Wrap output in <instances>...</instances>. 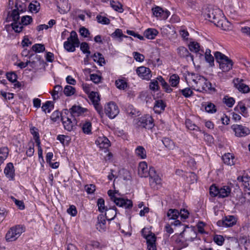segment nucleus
I'll return each instance as SVG.
<instances>
[{
    "label": "nucleus",
    "mask_w": 250,
    "mask_h": 250,
    "mask_svg": "<svg viewBox=\"0 0 250 250\" xmlns=\"http://www.w3.org/2000/svg\"><path fill=\"white\" fill-rule=\"evenodd\" d=\"M216 61L219 63L220 68L223 72H228L232 68L233 62L224 54L216 51L214 54Z\"/></svg>",
    "instance_id": "f257e3e1"
},
{
    "label": "nucleus",
    "mask_w": 250,
    "mask_h": 250,
    "mask_svg": "<svg viewBox=\"0 0 250 250\" xmlns=\"http://www.w3.org/2000/svg\"><path fill=\"white\" fill-rule=\"evenodd\" d=\"M193 89L197 91L203 93H212L215 92V88L212 86L211 83L203 76L200 78L195 86L192 85Z\"/></svg>",
    "instance_id": "f03ea898"
},
{
    "label": "nucleus",
    "mask_w": 250,
    "mask_h": 250,
    "mask_svg": "<svg viewBox=\"0 0 250 250\" xmlns=\"http://www.w3.org/2000/svg\"><path fill=\"white\" fill-rule=\"evenodd\" d=\"M107 193L110 197V200L117 206L125 208V209L132 208L133 203L131 200L116 196L115 192H113L111 190H108Z\"/></svg>",
    "instance_id": "7ed1b4c3"
},
{
    "label": "nucleus",
    "mask_w": 250,
    "mask_h": 250,
    "mask_svg": "<svg viewBox=\"0 0 250 250\" xmlns=\"http://www.w3.org/2000/svg\"><path fill=\"white\" fill-rule=\"evenodd\" d=\"M80 42L78 38L76 32L74 31L71 32L70 36L67 38V41L64 42L63 47L68 52H73L76 50V47L79 46Z\"/></svg>",
    "instance_id": "20e7f679"
},
{
    "label": "nucleus",
    "mask_w": 250,
    "mask_h": 250,
    "mask_svg": "<svg viewBox=\"0 0 250 250\" xmlns=\"http://www.w3.org/2000/svg\"><path fill=\"white\" fill-rule=\"evenodd\" d=\"M24 231V229L21 225H19L11 227L6 234V240L9 242L15 241Z\"/></svg>",
    "instance_id": "39448f33"
},
{
    "label": "nucleus",
    "mask_w": 250,
    "mask_h": 250,
    "mask_svg": "<svg viewBox=\"0 0 250 250\" xmlns=\"http://www.w3.org/2000/svg\"><path fill=\"white\" fill-rule=\"evenodd\" d=\"M141 232L143 236L146 240L148 250H156L155 244L156 238L155 235L145 228L142 230Z\"/></svg>",
    "instance_id": "423d86ee"
},
{
    "label": "nucleus",
    "mask_w": 250,
    "mask_h": 250,
    "mask_svg": "<svg viewBox=\"0 0 250 250\" xmlns=\"http://www.w3.org/2000/svg\"><path fill=\"white\" fill-rule=\"evenodd\" d=\"M104 112L109 118L114 119L118 115L119 109L114 103L110 102L105 105Z\"/></svg>",
    "instance_id": "0eeeda50"
},
{
    "label": "nucleus",
    "mask_w": 250,
    "mask_h": 250,
    "mask_svg": "<svg viewBox=\"0 0 250 250\" xmlns=\"http://www.w3.org/2000/svg\"><path fill=\"white\" fill-rule=\"evenodd\" d=\"M149 177V184L151 187L154 189H158L161 186V179L156 174V171L154 168H152L150 170V175Z\"/></svg>",
    "instance_id": "6e6552de"
},
{
    "label": "nucleus",
    "mask_w": 250,
    "mask_h": 250,
    "mask_svg": "<svg viewBox=\"0 0 250 250\" xmlns=\"http://www.w3.org/2000/svg\"><path fill=\"white\" fill-rule=\"evenodd\" d=\"M138 125L146 129H150L154 125L153 119L149 115H146L139 118Z\"/></svg>",
    "instance_id": "1a4fd4ad"
},
{
    "label": "nucleus",
    "mask_w": 250,
    "mask_h": 250,
    "mask_svg": "<svg viewBox=\"0 0 250 250\" xmlns=\"http://www.w3.org/2000/svg\"><path fill=\"white\" fill-rule=\"evenodd\" d=\"M152 168L150 167L149 169L147 163L145 161L141 162L138 166V173L141 177H147L150 175V170Z\"/></svg>",
    "instance_id": "9d476101"
},
{
    "label": "nucleus",
    "mask_w": 250,
    "mask_h": 250,
    "mask_svg": "<svg viewBox=\"0 0 250 250\" xmlns=\"http://www.w3.org/2000/svg\"><path fill=\"white\" fill-rule=\"evenodd\" d=\"M136 73L142 79L147 81L152 77L150 69L144 66L138 67L136 69Z\"/></svg>",
    "instance_id": "9b49d317"
},
{
    "label": "nucleus",
    "mask_w": 250,
    "mask_h": 250,
    "mask_svg": "<svg viewBox=\"0 0 250 250\" xmlns=\"http://www.w3.org/2000/svg\"><path fill=\"white\" fill-rule=\"evenodd\" d=\"M222 14V11L219 9L210 10L208 11V13L206 15L205 18L208 21L213 22L215 25V21H217L221 18Z\"/></svg>",
    "instance_id": "f8f14e48"
},
{
    "label": "nucleus",
    "mask_w": 250,
    "mask_h": 250,
    "mask_svg": "<svg viewBox=\"0 0 250 250\" xmlns=\"http://www.w3.org/2000/svg\"><path fill=\"white\" fill-rule=\"evenodd\" d=\"M153 14L160 20H166L169 16L170 12L167 10H164L162 8L156 6L152 8Z\"/></svg>",
    "instance_id": "ddd939ff"
},
{
    "label": "nucleus",
    "mask_w": 250,
    "mask_h": 250,
    "mask_svg": "<svg viewBox=\"0 0 250 250\" xmlns=\"http://www.w3.org/2000/svg\"><path fill=\"white\" fill-rule=\"evenodd\" d=\"M182 235L186 241H193L197 237V233L193 228H188L182 232Z\"/></svg>",
    "instance_id": "4468645a"
},
{
    "label": "nucleus",
    "mask_w": 250,
    "mask_h": 250,
    "mask_svg": "<svg viewBox=\"0 0 250 250\" xmlns=\"http://www.w3.org/2000/svg\"><path fill=\"white\" fill-rule=\"evenodd\" d=\"M236 223V219L233 216H228L222 220H219L217 224L219 227H230Z\"/></svg>",
    "instance_id": "2eb2a0df"
},
{
    "label": "nucleus",
    "mask_w": 250,
    "mask_h": 250,
    "mask_svg": "<svg viewBox=\"0 0 250 250\" xmlns=\"http://www.w3.org/2000/svg\"><path fill=\"white\" fill-rule=\"evenodd\" d=\"M234 85L238 90L243 93H247L250 91L249 86L244 83V80L242 79L237 78L234 80Z\"/></svg>",
    "instance_id": "dca6fc26"
},
{
    "label": "nucleus",
    "mask_w": 250,
    "mask_h": 250,
    "mask_svg": "<svg viewBox=\"0 0 250 250\" xmlns=\"http://www.w3.org/2000/svg\"><path fill=\"white\" fill-rule=\"evenodd\" d=\"M232 128L237 136L243 137L245 136L250 133V129L242 125H233Z\"/></svg>",
    "instance_id": "f3484780"
},
{
    "label": "nucleus",
    "mask_w": 250,
    "mask_h": 250,
    "mask_svg": "<svg viewBox=\"0 0 250 250\" xmlns=\"http://www.w3.org/2000/svg\"><path fill=\"white\" fill-rule=\"evenodd\" d=\"M215 21V25L224 30H229L232 28L231 23L222 16L218 21Z\"/></svg>",
    "instance_id": "a211bd4d"
},
{
    "label": "nucleus",
    "mask_w": 250,
    "mask_h": 250,
    "mask_svg": "<svg viewBox=\"0 0 250 250\" xmlns=\"http://www.w3.org/2000/svg\"><path fill=\"white\" fill-rule=\"evenodd\" d=\"M62 121L64 128L65 130L71 131L73 129L75 125V121L74 119H73V121H72L71 118L70 117L63 116L62 117Z\"/></svg>",
    "instance_id": "6ab92c4d"
},
{
    "label": "nucleus",
    "mask_w": 250,
    "mask_h": 250,
    "mask_svg": "<svg viewBox=\"0 0 250 250\" xmlns=\"http://www.w3.org/2000/svg\"><path fill=\"white\" fill-rule=\"evenodd\" d=\"M202 76L193 73L188 72L185 76V79L187 83L190 84L192 86H195Z\"/></svg>",
    "instance_id": "aec40b11"
},
{
    "label": "nucleus",
    "mask_w": 250,
    "mask_h": 250,
    "mask_svg": "<svg viewBox=\"0 0 250 250\" xmlns=\"http://www.w3.org/2000/svg\"><path fill=\"white\" fill-rule=\"evenodd\" d=\"M95 143L100 148L107 149L110 146L109 140L104 136L99 137Z\"/></svg>",
    "instance_id": "412c9836"
},
{
    "label": "nucleus",
    "mask_w": 250,
    "mask_h": 250,
    "mask_svg": "<svg viewBox=\"0 0 250 250\" xmlns=\"http://www.w3.org/2000/svg\"><path fill=\"white\" fill-rule=\"evenodd\" d=\"M237 179L246 190L247 189L249 191L248 193L250 194V177L248 176H240L237 177Z\"/></svg>",
    "instance_id": "4be33fe9"
},
{
    "label": "nucleus",
    "mask_w": 250,
    "mask_h": 250,
    "mask_svg": "<svg viewBox=\"0 0 250 250\" xmlns=\"http://www.w3.org/2000/svg\"><path fill=\"white\" fill-rule=\"evenodd\" d=\"M105 212L104 217L107 220H113L117 214V208L113 206V207H109L106 208V209L104 211Z\"/></svg>",
    "instance_id": "5701e85b"
},
{
    "label": "nucleus",
    "mask_w": 250,
    "mask_h": 250,
    "mask_svg": "<svg viewBox=\"0 0 250 250\" xmlns=\"http://www.w3.org/2000/svg\"><path fill=\"white\" fill-rule=\"evenodd\" d=\"M98 221L96 224V228L100 231H104L106 229V218L103 214L98 216Z\"/></svg>",
    "instance_id": "b1692460"
},
{
    "label": "nucleus",
    "mask_w": 250,
    "mask_h": 250,
    "mask_svg": "<svg viewBox=\"0 0 250 250\" xmlns=\"http://www.w3.org/2000/svg\"><path fill=\"white\" fill-rule=\"evenodd\" d=\"M14 167L12 163H9L6 165L4 168V173L9 180H13L14 178Z\"/></svg>",
    "instance_id": "393cba45"
},
{
    "label": "nucleus",
    "mask_w": 250,
    "mask_h": 250,
    "mask_svg": "<svg viewBox=\"0 0 250 250\" xmlns=\"http://www.w3.org/2000/svg\"><path fill=\"white\" fill-rule=\"evenodd\" d=\"M166 106V104L163 100H158L155 102L153 110L155 113L160 114L164 111Z\"/></svg>",
    "instance_id": "a878e982"
},
{
    "label": "nucleus",
    "mask_w": 250,
    "mask_h": 250,
    "mask_svg": "<svg viewBox=\"0 0 250 250\" xmlns=\"http://www.w3.org/2000/svg\"><path fill=\"white\" fill-rule=\"evenodd\" d=\"M87 111L86 108L79 105H73L71 108V116H80Z\"/></svg>",
    "instance_id": "bb28decb"
},
{
    "label": "nucleus",
    "mask_w": 250,
    "mask_h": 250,
    "mask_svg": "<svg viewBox=\"0 0 250 250\" xmlns=\"http://www.w3.org/2000/svg\"><path fill=\"white\" fill-rule=\"evenodd\" d=\"M158 34V31L154 28H148L144 32V36L148 39L153 40Z\"/></svg>",
    "instance_id": "cd10ccee"
},
{
    "label": "nucleus",
    "mask_w": 250,
    "mask_h": 250,
    "mask_svg": "<svg viewBox=\"0 0 250 250\" xmlns=\"http://www.w3.org/2000/svg\"><path fill=\"white\" fill-rule=\"evenodd\" d=\"M231 190V188L227 186L219 188V198L228 197L230 194Z\"/></svg>",
    "instance_id": "c85d7f7f"
},
{
    "label": "nucleus",
    "mask_w": 250,
    "mask_h": 250,
    "mask_svg": "<svg viewBox=\"0 0 250 250\" xmlns=\"http://www.w3.org/2000/svg\"><path fill=\"white\" fill-rule=\"evenodd\" d=\"M177 51L178 55L181 57L187 58L190 57L191 60L193 61V56L190 55V54L186 48L183 46H180L177 49Z\"/></svg>",
    "instance_id": "c756f323"
},
{
    "label": "nucleus",
    "mask_w": 250,
    "mask_h": 250,
    "mask_svg": "<svg viewBox=\"0 0 250 250\" xmlns=\"http://www.w3.org/2000/svg\"><path fill=\"white\" fill-rule=\"evenodd\" d=\"M15 7L16 9H14L12 11L11 14L9 16L8 19H12V20L13 22H18L20 21V9L18 7V5L16 4Z\"/></svg>",
    "instance_id": "7c9ffc66"
},
{
    "label": "nucleus",
    "mask_w": 250,
    "mask_h": 250,
    "mask_svg": "<svg viewBox=\"0 0 250 250\" xmlns=\"http://www.w3.org/2000/svg\"><path fill=\"white\" fill-rule=\"evenodd\" d=\"M224 163L228 165L232 166L234 164V157L232 154H225L222 156Z\"/></svg>",
    "instance_id": "2f4dec72"
},
{
    "label": "nucleus",
    "mask_w": 250,
    "mask_h": 250,
    "mask_svg": "<svg viewBox=\"0 0 250 250\" xmlns=\"http://www.w3.org/2000/svg\"><path fill=\"white\" fill-rule=\"evenodd\" d=\"M111 36L113 38L117 39L120 42L123 41V38H128L127 36L124 35L122 30L120 29H116Z\"/></svg>",
    "instance_id": "473e14b6"
},
{
    "label": "nucleus",
    "mask_w": 250,
    "mask_h": 250,
    "mask_svg": "<svg viewBox=\"0 0 250 250\" xmlns=\"http://www.w3.org/2000/svg\"><path fill=\"white\" fill-rule=\"evenodd\" d=\"M135 153L141 159H144L146 158V150L142 146H138L135 150Z\"/></svg>",
    "instance_id": "72a5a7b5"
},
{
    "label": "nucleus",
    "mask_w": 250,
    "mask_h": 250,
    "mask_svg": "<svg viewBox=\"0 0 250 250\" xmlns=\"http://www.w3.org/2000/svg\"><path fill=\"white\" fill-rule=\"evenodd\" d=\"M62 87L60 85H56L54 87L53 91L51 93L54 100L58 99L62 94Z\"/></svg>",
    "instance_id": "f704fd0d"
},
{
    "label": "nucleus",
    "mask_w": 250,
    "mask_h": 250,
    "mask_svg": "<svg viewBox=\"0 0 250 250\" xmlns=\"http://www.w3.org/2000/svg\"><path fill=\"white\" fill-rule=\"evenodd\" d=\"M9 153V149L7 147H0V165L3 163L7 158Z\"/></svg>",
    "instance_id": "c9c22d12"
},
{
    "label": "nucleus",
    "mask_w": 250,
    "mask_h": 250,
    "mask_svg": "<svg viewBox=\"0 0 250 250\" xmlns=\"http://www.w3.org/2000/svg\"><path fill=\"white\" fill-rule=\"evenodd\" d=\"M167 215L169 220H176L180 215V213L177 209L170 208L167 211Z\"/></svg>",
    "instance_id": "e433bc0d"
},
{
    "label": "nucleus",
    "mask_w": 250,
    "mask_h": 250,
    "mask_svg": "<svg viewBox=\"0 0 250 250\" xmlns=\"http://www.w3.org/2000/svg\"><path fill=\"white\" fill-rule=\"evenodd\" d=\"M53 108L54 104L52 101H46L42 106V111L45 113H50Z\"/></svg>",
    "instance_id": "4c0bfd02"
},
{
    "label": "nucleus",
    "mask_w": 250,
    "mask_h": 250,
    "mask_svg": "<svg viewBox=\"0 0 250 250\" xmlns=\"http://www.w3.org/2000/svg\"><path fill=\"white\" fill-rule=\"evenodd\" d=\"M157 79L161 83L163 88L165 89V91L167 93H170L172 91V89L170 87L169 84L165 81L162 76H159Z\"/></svg>",
    "instance_id": "58836bf2"
},
{
    "label": "nucleus",
    "mask_w": 250,
    "mask_h": 250,
    "mask_svg": "<svg viewBox=\"0 0 250 250\" xmlns=\"http://www.w3.org/2000/svg\"><path fill=\"white\" fill-rule=\"evenodd\" d=\"M162 141L166 147L169 149H173L175 147V144L173 141L167 137H164Z\"/></svg>",
    "instance_id": "ea45409f"
},
{
    "label": "nucleus",
    "mask_w": 250,
    "mask_h": 250,
    "mask_svg": "<svg viewBox=\"0 0 250 250\" xmlns=\"http://www.w3.org/2000/svg\"><path fill=\"white\" fill-rule=\"evenodd\" d=\"M169 82L171 86L177 87L179 83L180 77L177 74H173L170 77Z\"/></svg>",
    "instance_id": "a19ab883"
},
{
    "label": "nucleus",
    "mask_w": 250,
    "mask_h": 250,
    "mask_svg": "<svg viewBox=\"0 0 250 250\" xmlns=\"http://www.w3.org/2000/svg\"><path fill=\"white\" fill-rule=\"evenodd\" d=\"M89 98L93 104L100 103V95L98 92L93 91L91 92L89 95Z\"/></svg>",
    "instance_id": "79ce46f5"
},
{
    "label": "nucleus",
    "mask_w": 250,
    "mask_h": 250,
    "mask_svg": "<svg viewBox=\"0 0 250 250\" xmlns=\"http://www.w3.org/2000/svg\"><path fill=\"white\" fill-rule=\"evenodd\" d=\"M63 92L65 96H71L75 94L76 90L72 86L67 85L64 87Z\"/></svg>",
    "instance_id": "37998d69"
},
{
    "label": "nucleus",
    "mask_w": 250,
    "mask_h": 250,
    "mask_svg": "<svg viewBox=\"0 0 250 250\" xmlns=\"http://www.w3.org/2000/svg\"><path fill=\"white\" fill-rule=\"evenodd\" d=\"M116 87L120 89H125L127 86V83L124 79H118L115 81Z\"/></svg>",
    "instance_id": "c03bdc74"
},
{
    "label": "nucleus",
    "mask_w": 250,
    "mask_h": 250,
    "mask_svg": "<svg viewBox=\"0 0 250 250\" xmlns=\"http://www.w3.org/2000/svg\"><path fill=\"white\" fill-rule=\"evenodd\" d=\"M91 123L89 121H86L82 124V130L84 133L89 134L91 133Z\"/></svg>",
    "instance_id": "a18cd8bd"
},
{
    "label": "nucleus",
    "mask_w": 250,
    "mask_h": 250,
    "mask_svg": "<svg viewBox=\"0 0 250 250\" xmlns=\"http://www.w3.org/2000/svg\"><path fill=\"white\" fill-rule=\"evenodd\" d=\"M185 125L187 128L191 130L199 131V127L193 124L189 119H187L185 122Z\"/></svg>",
    "instance_id": "49530a36"
},
{
    "label": "nucleus",
    "mask_w": 250,
    "mask_h": 250,
    "mask_svg": "<svg viewBox=\"0 0 250 250\" xmlns=\"http://www.w3.org/2000/svg\"><path fill=\"white\" fill-rule=\"evenodd\" d=\"M97 206L98 207V210L102 213L104 212L106 209V208H108L107 206H105L104 200L102 198L98 199Z\"/></svg>",
    "instance_id": "de8ad7c7"
},
{
    "label": "nucleus",
    "mask_w": 250,
    "mask_h": 250,
    "mask_svg": "<svg viewBox=\"0 0 250 250\" xmlns=\"http://www.w3.org/2000/svg\"><path fill=\"white\" fill-rule=\"evenodd\" d=\"M11 26L15 32L17 33H20L23 29V25L20 21L13 22L11 23Z\"/></svg>",
    "instance_id": "09e8293b"
},
{
    "label": "nucleus",
    "mask_w": 250,
    "mask_h": 250,
    "mask_svg": "<svg viewBox=\"0 0 250 250\" xmlns=\"http://www.w3.org/2000/svg\"><path fill=\"white\" fill-rule=\"evenodd\" d=\"M188 47H189V50L192 52H194L195 53H198L200 51V45L197 42H191L189 43Z\"/></svg>",
    "instance_id": "8fccbe9b"
},
{
    "label": "nucleus",
    "mask_w": 250,
    "mask_h": 250,
    "mask_svg": "<svg viewBox=\"0 0 250 250\" xmlns=\"http://www.w3.org/2000/svg\"><path fill=\"white\" fill-rule=\"evenodd\" d=\"M205 108L206 112L208 113H213L216 111L215 105L210 102L207 103Z\"/></svg>",
    "instance_id": "3c124183"
},
{
    "label": "nucleus",
    "mask_w": 250,
    "mask_h": 250,
    "mask_svg": "<svg viewBox=\"0 0 250 250\" xmlns=\"http://www.w3.org/2000/svg\"><path fill=\"white\" fill-rule=\"evenodd\" d=\"M179 92H181L185 98H189L193 95V92L191 88L189 87L180 89Z\"/></svg>",
    "instance_id": "603ef678"
},
{
    "label": "nucleus",
    "mask_w": 250,
    "mask_h": 250,
    "mask_svg": "<svg viewBox=\"0 0 250 250\" xmlns=\"http://www.w3.org/2000/svg\"><path fill=\"white\" fill-rule=\"evenodd\" d=\"M80 49L83 53L86 54L87 57L89 56L90 51L89 50V47L87 43L85 42H82L80 45Z\"/></svg>",
    "instance_id": "864d4df0"
},
{
    "label": "nucleus",
    "mask_w": 250,
    "mask_h": 250,
    "mask_svg": "<svg viewBox=\"0 0 250 250\" xmlns=\"http://www.w3.org/2000/svg\"><path fill=\"white\" fill-rule=\"evenodd\" d=\"M219 188L215 186L212 185L209 188V194L212 197L217 196L219 198Z\"/></svg>",
    "instance_id": "5fc2aeb1"
},
{
    "label": "nucleus",
    "mask_w": 250,
    "mask_h": 250,
    "mask_svg": "<svg viewBox=\"0 0 250 250\" xmlns=\"http://www.w3.org/2000/svg\"><path fill=\"white\" fill-rule=\"evenodd\" d=\"M224 103L229 107H232L235 103V100L233 98L225 96L223 99Z\"/></svg>",
    "instance_id": "6e6d98bb"
},
{
    "label": "nucleus",
    "mask_w": 250,
    "mask_h": 250,
    "mask_svg": "<svg viewBox=\"0 0 250 250\" xmlns=\"http://www.w3.org/2000/svg\"><path fill=\"white\" fill-rule=\"evenodd\" d=\"M29 8L32 12L37 13L40 9V3L36 1L34 3H31L29 5Z\"/></svg>",
    "instance_id": "4d7b16f0"
},
{
    "label": "nucleus",
    "mask_w": 250,
    "mask_h": 250,
    "mask_svg": "<svg viewBox=\"0 0 250 250\" xmlns=\"http://www.w3.org/2000/svg\"><path fill=\"white\" fill-rule=\"evenodd\" d=\"M32 50L35 52H42L45 50L44 45L42 44H35L32 47Z\"/></svg>",
    "instance_id": "13d9d810"
},
{
    "label": "nucleus",
    "mask_w": 250,
    "mask_h": 250,
    "mask_svg": "<svg viewBox=\"0 0 250 250\" xmlns=\"http://www.w3.org/2000/svg\"><path fill=\"white\" fill-rule=\"evenodd\" d=\"M224 238L221 235H215L213 237L214 242L219 246H222L224 242Z\"/></svg>",
    "instance_id": "bf43d9fd"
},
{
    "label": "nucleus",
    "mask_w": 250,
    "mask_h": 250,
    "mask_svg": "<svg viewBox=\"0 0 250 250\" xmlns=\"http://www.w3.org/2000/svg\"><path fill=\"white\" fill-rule=\"evenodd\" d=\"M97 20L99 23L103 24H108L110 22V20L107 18L102 16L101 15H98L96 17Z\"/></svg>",
    "instance_id": "052dcab7"
},
{
    "label": "nucleus",
    "mask_w": 250,
    "mask_h": 250,
    "mask_svg": "<svg viewBox=\"0 0 250 250\" xmlns=\"http://www.w3.org/2000/svg\"><path fill=\"white\" fill-rule=\"evenodd\" d=\"M17 74L14 72H8L6 73V78L7 79L11 82L12 83H15V82H16L17 80Z\"/></svg>",
    "instance_id": "680f3d73"
},
{
    "label": "nucleus",
    "mask_w": 250,
    "mask_h": 250,
    "mask_svg": "<svg viewBox=\"0 0 250 250\" xmlns=\"http://www.w3.org/2000/svg\"><path fill=\"white\" fill-rule=\"evenodd\" d=\"M32 21V18L29 16H23L21 18V23L22 25H27Z\"/></svg>",
    "instance_id": "e2e57ef3"
},
{
    "label": "nucleus",
    "mask_w": 250,
    "mask_h": 250,
    "mask_svg": "<svg viewBox=\"0 0 250 250\" xmlns=\"http://www.w3.org/2000/svg\"><path fill=\"white\" fill-rule=\"evenodd\" d=\"M133 55L134 59L139 62H142L145 59V56L140 53L134 52L133 53Z\"/></svg>",
    "instance_id": "0e129e2a"
},
{
    "label": "nucleus",
    "mask_w": 250,
    "mask_h": 250,
    "mask_svg": "<svg viewBox=\"0 0 250 250\" xmlns=\"http://www.w3.org/2000/svg\"><path fill=\"white\" fill-rule=\"evenodd\" d=\"M111 4L112 7L115 10L119 12H122L123 11L122 6L120 3H116L115 2L113 1V2L111 3Z\"/></svg>",
    "instance_id": "69168bd1"
},
{
    "label": "nucleus",
    "mask_w": 250,
    "mask_h": 250,
    "mask_svg": "<svg viewBox=\"0 0 250 250\" xmlns=\"http://www.w3.org/2000/svg\"><path fill=\"white\" fill-rule=\"evenodd\" d=\"M67 212L72 216H75L77 214L76 208L74 205H71L67 209Z\"/></svg>",
    "instance_id": "338daca9"
},
{
    "label": "nucleus",
    "mask_w": 250,
    "mask_h": 250,
    "mask_svg": "<svg viewBox=\"0 0 250 250\" xmlns=\"http://www.w3.org/2000/svg\"><path fill=\"white\" fill-rule=\"evenodd\" d=\"M158 81H159L158 80H153L151 81L149 84V87L150 89L152 90H156L158 89L159 85Z\"/></svg>",
    "instance_id": "774afa93"
}]
</instances>
